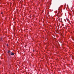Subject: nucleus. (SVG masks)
<instances>
[{
  "instance_id": "nucleus-1",
  "label": "nucleus",
  "mask_w": 74,
  "mask_h": 74,
  "mask_svg": "<svg viewBox=\"0 0 74 74\" xmlns=\"http://www.w3.org/2000/svg\"><path fill=\"white\" fill-rule=\"evenodd\" d=\"M11 55H14V53H13L12 52H11L10 53Z\"/></svg>"
},
{
  "instance_id": "nucleus-2",
  "label": "nucleus",
  "mask_w": 74,
  "mask_h": 74,
  "mask_svg": "<svg viewBox=\"0 0 74 74\" xmlns=\"http://www.w3.org/2000/svg\"><path fill=\"white\" fill-rule=\"evenodd\" d=\"M60 8H59V9H58V11H59V12H60Z\"/></svg>"
},
{
  "instance_id": "nucleus-3",
  "label": "nucleus",
  "mask_w": 74,
  "mask_h": 74,
  "mask_svg": "<svg viewBox=\"0 0 74 74\" xmlns=\"http://www.w3.org/2000/svg\"><path fill=\"white\" fill-rule=\"evenodd\" d=\"M11 52V51H10V50L8 51V53H10V52Z\"/></svg>"
},
{
  "instance_id": "nucleus-4",
  "label": "nucleus",
  "mask_w": 74,
  "mask_h": 74,
  "mask_svg": "<svg viewBox=\"0 0 74 74\" xmlns=\"http://www.w3.org/2000/svg\"><path fill=\"white\" fill-rule=\"evenodd\" d=\"M7 46L8 47V45L7 44Z\"/></svg>"
},
{
  "instance_id": "nucleus-5",
  "label": "nucleus",
  "mask_w": 74,
  "mask_h": 74,
  "mask_svg": "<svg viewBox=\"0 0 74 74\" xmlns=\"http://www.w3.org/2000/svg\"><path fill=\"white\" fill-rule=\"evenodd\" d=\"M1 14H3V12H1Z\"/></svg>"
},
{
  "instance_id": "nucleus-6",
  "label": "nucleus",
  "mask_w": 74,
  "mask_h": 74,
  "mask_svg": "<svg viewBox=\"0 0 74 74\" xmlns=\"http://www.w3.org/2000/svg\"><path fill=\"white\" fill-rule=\"evenodd\" d=\"M0 39H1V40H2V38H0Z\"/></svg>"
},
{
  "instance_id": "nucleus-7",
  "label": "nucleus",
  "mask_w": 74,
  "mask_h": 74,
  "mask_svg": "<svg viewBox=\"0 0 74 74\" xmlns=\"http://www.w3.org/2000/svg\"><path fill=\"white\" fill-rule=\"evenodd\" d=\"M34 50H33V51H34Z\"/></svg>"
}]
</instances>
